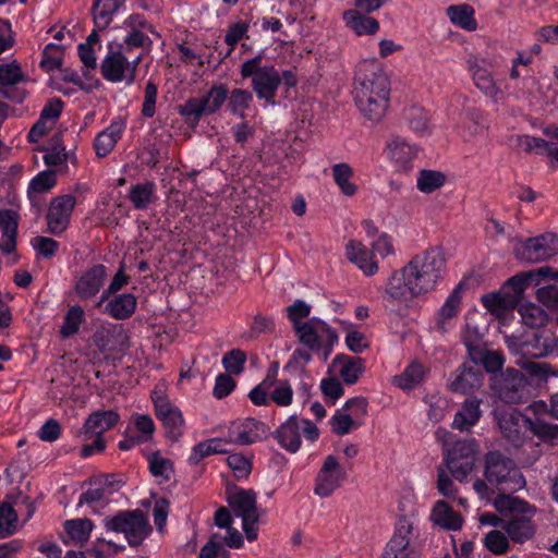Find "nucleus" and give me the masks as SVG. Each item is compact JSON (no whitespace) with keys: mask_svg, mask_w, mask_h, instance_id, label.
I'll list each match as a JSON object with an SVG mask.
<instances>
[{"mask_svg":"<svg viewBox=\"0 0 558 558\" xmlns=\"http://www.w3.org/2000/svg\"><path fill=\"white\" fill-rule=\"evenodd\" d=\"M457 102H462L463 108L461 114L474 123V130L471 131L472 135L477 134L480 131L483 130V126L481 125L482 122V113L472 105L469 104V99L464 96H458Z\"/></svg>","mask_w":558,"mask_h":558,"instance_id":"63","label":"nucleus"},{"mask_svg":"<svg viewBox=\"0 0 558 558\" xmlns=\"http://www.w3.org/2000/svg\"><path fill=\"white\" fill-rule=\"evenodd\" d=\"M531 432L544 442L551 446L558 445V424H551L542 418L532 420Z\"/></svg>","mask_w":558,"mask_h":558,"instance_id":"47","label":"nucleus"},{"mask_svg":"<svg viewBox=\"0 0 558 558\" xmlns=\"http://www.w3.org/2000/svg\"><path fill=\"white\" fill-rule=\"evenodd\" d=\"M348 259L355 264L366 276L377 272L378 265L374 254L362 242L351 240L345 246Z\"/></svg>","mask_w":558,"mask_h":558,"instance_id":"25","label":"nucleus"},{"mask_svg":"<svg viewBox=\"0 0 558 558\" xmlns=\"http://www.w3.org/2000/svg\"><path fill=\"white\" fill-rule=\"evenodd\" d=\"M522 322L531 328H537L546 324L547 313L534 303L522 304L519 308Z\"/></svg>","mask_w":558,"mask_h":558,"instance_id":"45","label":"nucleus"},{"mask_svg":"<svg viewBox=\"0 0 558 558\" xmlns=\"http://www.w3.org/2000/svg\"><path fill=\"white\" fill-rule=\"evenodd\" d=\"M485 547L495 555L507 553L509 543L507 536L498 530L490 531L484 538Z\"/></svg>","mask_w":558,"mask_h":558,"instance_id":"57","label":"nucleus"},{"mask_svg":"<svg viewBox=\"0 0 558 558\" xmlns=\"http://www.w3.org/2000/svg\"><path fill=\"white\" fill-rule=\"evenodd\" d=\"M553 339L545 330H533L522 337L507 336L506 343L512 353L520 355L515 361L518 365L525 368L532 376H544L547 374L548 365L526 359H541L553 354Z\"/></svg>","mask_w":558,"mask_h":558,"instance_id":"4","label":"nucleus"},{"mask_svg":"<svg viewBox=\"0 0 558 558\" xmlns=\"http://www.w3.org/2000/svg\"><path fill=\"white\" fill-rule=\"evenodd\" d=\"M227 501L234 511L235 515L241 517L242 520H259L256 505V493L254 490L239 489L235 493H229Z\"/></svg>","mask_w":558,"mask_h":558,"instance_id":"22","label":"nucleus"},{"mask_svg":"<svg viewBox=\"0 0 558 558\" xmlns=\"http://www.w3.org/2000/svg\"><path fill=\"white\" fill-rule=\"evenodd\" d=\"M107 276V268L101 264L94 265L82 271L75 280V295L81 301L95 298L104 287Z\"/></svg>","mask_w":558,"mask_h":558,"instance_id":"18","label":"nucleus"},{"mask_svg":"<svg viewBox=\"0 0 558 558\" xmlns=\"http://www.w3.org/2000/svg\"><path fill=\"white\" fill-rule=\"evenodd\" d=\"M332 178L341 193L345 196H354L357 192V186L351 182L354 174L352 167L349 163L340 162L331 167Z\"/></svg>","mask_w":558,"mask_h":558,"instance_id":"36","label":"nucleus"},{"mask_svg":"<svg viewBox=\"0 0 558 558\" xmlns=\"http://www.w3.org/2000/svg\"><path fill=\"white\" fill-rule=\"evenodd\" d=\"M246 354L240 349H232L222 357V365L229 374L239 375L244 369Z\"/></svg>","mask_w":558,"mask_h":558,"instance_id":"55","label":"nucleus"},{"mask_svg":"<svg viewBox=\"0 0 558 558\" xmlns=\"http://www.w3.org/2000/svg\"><path fill=\"white\" fill-rule=\"evenodd\" d=\"M330 425L332 432L340 436L347 435L353 427L360 426V424L353 420L352 415L345 413L342 409L336 411L330 420Z\"/></svg>","mask_w":558,"mask_h":558,"instance_id":"56","label":"nucleus"},{"mask_svg":"<svg viewBox=\"0 0 558 558\" xmlns=\"http://www.w3.org/2000/svg\"><path fill=\"white\" fill-rule=\"evenodd\" d=\"M140 62L141 57L129 61L122 50H110L101 62V74L107 81L112 83L125 81L128 84H132L135 81V73Z\"/></svg>","mask_w":558,"mask_h":558,"instance_id":"11","label":"nucleus"},{"mask_svg":"<svg viewBox=\"0 0 558 558\" xmlns=\"http://www.w3.org/2000/svg\"><path fill=\"white\" fill-rule=\"evenodd\" d=\"M92 529L93 522L89 519H75L65 522L69 536L80 545L88 541Z\"/></svg>","mask_w":558,"mask_h":558,"instance_id":"46","label":"nucleus"},{"mask_svg":"<svg viewBox=\"0 0 558 558\" xmlns=\"http://www.w3.org/2000/svg\"><path fill=\"white\" fill-rule=\"evenodd\" d=\"M149 470L154 476H160L165 480H169L172 473V463L169 459L162 458L158 453H154L149 461Z\"/></svg>","mask_w":558,"mask_h":558,"instance_id":"64","label":"nucleus"},{"mask_svg":"<svg viewBox=\"0 0 558 558\" xmlns=\"http://www.w3.org/2000/svg\"><path fill=\"white\" fill-rule=\"evenodd\" d=\"M21 492L7 495L0 506V538L13 535L17 531V513L14 506L19 505Z\"/></svg>","mask_w":558,"mask_h":558,"instance_id":"26","label":"nucleus"},{"mask_svg":"<svg viewBox=\"0 0 558 558\" xmlns=\"http://www.w3.org/2000/svg\"><path fill=\"white\" fill-rule=\"evenodd\" d=\"M104 312L114 319L130 318L136 308V298L132 293L113 294L105 303Z\"/></svg>","mask_w":558,"mask_h":558,"instance_id":"28","label":"nucleus"},{"mask_svg":"<svg viewBox=\"0 0 558 558\" xmlns=\"http://www.w3.org/2000/svg\"><path fill=\"white\" fill-rule=\"evenodd\" d=\"M424 375L425 371L423 365L413 362L403 373L393 377V384L403 390L412 389L423 380Z\"/></svg>","mask_w":558,"mask_h":558,"instance_id":"41","label":"nucleus"},{"mask_svg":"<svg viewBox=\"0 0 558 558\" xmlns=\"http://www.w3.org/2000/svg\"><path fill=\"white\" fill-rule=\"evenodd\" d=\"M412 523L402 518L398 521L395 534L386 545L383 558H418V551L411 543Z\"/></svg>","mask_w":558,"mask_h":558,"instance_id":"16","label":"nucleus"},{"mask_svg":"<svg viewBox=\"0 0 558 558\" xmlns=\"http://www.w3.org/2000/svg\"><path fill=\"white\" fill-rule=\"evenodd\" d=\"M294 329L300 341L314 351L319 350L324 343L330 349L338 339L337 332L318 318H311Z\"/></svg>","mask_w":558,"mask_h":558,"instance_id":"14","label":"nucleus"},{"mask_svg":"<svg viewBox=\"0 0 558 558\" xmlns=\"http://www.w3.org/2000/svg\"><path fill=\"white\" fill-rule=\"evenodd\" d=\"M517 256L527 263H539L558 254V236L555 233L529 238L515 248Z\"/></svg>","mask_w":558,"mask_h":558,"instance_id":"10","label":"nucleus"},{"mask_svg":"<svg viewBox=\"0 0 558 558\" xmlns=\"http://www.w3.org/2000/svg\"><path fill=\"white\" fill-rule=\"evenodd\" d=\"M482 304L490 313L500 315L505 311L513 308L515 300L509 293L493 292L482 296Z\"/></svg>","mask_w":558,"mask_h":558,"instance_id":"40","label":"nucleus"},{"mask_svg":"<svg viewBox=\"0 0 558 558\" xmlns=\"http://www.w3.org/2000/svg\"><path fill=\"white\" fill-rule=\"evenodd\" d=\"M129 282V277L125 276L123 267H121L118 272L112 278L110 284L106 290L102 291L99 301L96 303L97 307L102 306V304L113 294H116L119 290H121Z\"/></svg>","mask_w":558,"mask_h":558,"instance_id":"61","label":"nucleus"},{"mask_svg":"<svg viewBox=\"0 0 558 558\" xmlns=\"http://www.w3.org/2000/svg\"><path fill=\"white\" fill-rule=\"evenodd\" d=\"M462 340L468 349L470 357L472 355L477 356L478 351L485 347L482 332L476 326L470 323L465 325L462 333Z\"/></svg>","mask_w":558,"mask_h":558,"instance_id":"49","label":"nucleus"},{"mask_svg":"<svg viewBox=\"0 0 558 558\" xmlns=\"http://www.w3.org/2000/svg\"><path fill=\"white\" fill-rule=\"evenodd\" d=\"M270 400L278 407H288L293 400V389L288 380L279 381V385L270 392Z\"/></svg>","mask_w":558,"mask_h":558,"instance_id":"60","label":"nucleus"},{"mask_svg":"<svg viewBox=\"0 0 558 558\" xmlns=\"http://www.w3.org/2000/svg\"><path fill=\"white\" fill-rule=\"evenodd\" d=\"M57 183L56 173L51 170H46L38 173L29 183L28 196L32 198L34 194L47 193Z\"/></svg>","mask_w":558,"mask_h":558,"instance_id":"50","label":"nucleus"},{"mask_svg":"<svg viewBox=\"0 0 558 558\" xmlns=\"http://www.w3.org/2000/svg\"><path fill=\"white\" fill-rule=\"evenodd\" d=\"M124 0H106L102 8L94 13V23L99 31H104L109 26L112 16L118 12Z\"/></svg>","mask_w":558,"mask_h":558,"instance_id":"48","label":"nucleus"},{"mask_svg":"<svg viewBox=\"0 0 558 558\" xmlns=\"http://www.w3.org/2000/svg\"><path fill=\"white\" fill-rule=\"evenodd\" d=\"M347 480V472L340 465L337 457L329 454L324 459L319 469L314 486V494L322 498H327L338 489Z\"/></svg>","mask_w":558,"mask_h":558,"instance_id":"12","label":"nucleus"},{"mask_svg":"<svg viewBox=\"0 0 558 558\" xmlns=\"http://www.w3.org/2000/svg\"><path fill=\"white\" fill-rule=\"evenodd\" d=\"M536 299L550 311L558 312V287L548 284L537 289Z\"/></svg>","mask_w":558,"mask_h":558,"instance_id":"59","label":"nucleus"},{"mask_svg":"<svg viewBox=\"0 0 558 558\" xmlns=\"http://www.w3.org/2000/svg\"><path fill=\"white\" fill-rule=\"evenodd\" d=\"M432 519L435 524L452 531L461 529L463 523L462 517L442 500L436 502L432 512Z\"/></svg>","mask_w":558,"mask_h":558,"instance_id":"34","label":"nucleus"},{"mask_svg":"<svg viewBox=\"0 0 558 558\" xmlns=\"http://www.w3.org/2000/svg\"><path fill=\"white\" fill-rule=\"evenodd\" d=\"M119 420V414L113 410L93 412L86 418L78 435L83 437V440L88 441L95 435L102 436V434L111 429Z\"/></svg>","mask_w":558,"mask_h":558,"instance_id":"21","label":"nucleus"},{"mask_svg":"<svg viewBox=\"0 0 558 558\" xmlns=\"http://www.w3.org/2000/svg\"><path fill=\"white\" fill-rule=\"evenodd\" d=\"M27 81V76L16 61L0 64V97L17 104L22 102L26 98L27 92L19 84Z\"/></svg>","mask_w":558,"mask_h":558,"instance_id":"15","label":"nucleus"},{"mask_svg":"<svg viewBox=\"0 0 558 558\" xmlns=\"http://www.w3.org/2000/svg\"><path fill=\"white\" fill-rule=\"evenodd\" d=\"M426 402L428 403V418L433 423L440 422L445 415L446 410L448 407L447 400L440 396H430L426 399Z\"/></svg>","mask_w":558,"mask_h":558,"instance_id":"62","label":"nucleus"},{"mask_svg":"<svg viewBox=\"0 0 558 558\" xmlns=\"http://www.w3.org/2000/svg\"><path fill=\"white\" fill-rule=\"evenodd\" d=\"M121 132L122 126L118 123H112L105 131L100 132L94 142L97 156L106 157L118 143Z\"/></svg>","mask_w":558,"mask_h":558,"instance_id":"37","label":"nucleus"},{"mask_svg":"<svg viewBox=\"0 0 558 558\" xmlns=\"http://www.w3.org/2000/svg\"><path fill=\"white\" fill-rule=\"evenodd\" d=\"M483 384V373L473 364L464 363L458 371L454 379L450 383V390L468 395L478 389Z\"/></svg>","mask_w":558,"mask_h":558,"instance_id":"23","label":"nucleus"},{"mask_svg":"<svg viewBox=\"0 0 558 558\" xmlns=\"http://www.w3.org/2000/svg\"><path fill=\"white\" fill-rule=\"evenodd\" d=\"M156 184L151 181L131 186L129 198L135 209L144 210L153 203Z\"/></svg>","mask_w":558,"mask_h":558,"instance_id":"39","label":"nucleus"},{"mask_svg":"<svg viewBox=\"0 0 558 558\" xmlns=\"http://www.w3.org/2000/svg\"><path fill=\"white\" fill-rule=\"evenodd\" d=\"M343 20L349 28L356 35H373L379 28V23L376 19L363 15L357 10H349L343 13Z\"/></svg>","mask_w":558,"mask_h":558,"instance_id":"33","label":"nucleus"},{"mask_svg":"<svg viewBox=\"0 0 558 558\" xmlns=\"http://www.w3.org/2000/svg\"><path fill=\"white\" fill-rule=\"evenodd\" d=\"M263 56L258 54L241 65V76L252 78V88L258 99L276 105V95L281 85V74L274 65H262Z\"/></svg>","mask_w":558,"mask_h":558,"instance_id":"5","label":"nucleus"},{"mask_svg":"<svg viewBox=\"0 0 558 558\" xmlns=\"http://www.w3.org/2000/svg\"><path fill=\"white\" fill-rule=\"evenodd\" d=\"M125 338L122 326L101 327L93 335V343L101 353H112L116 350L113 338Z\"/></svg>","mask_w":558,"mask_h":558,"instance_id":"38","label":"nucleus"},{"mask_svg":"<svg viewBox=\"0 0 558 558\" xmlns=\"http://www.w3.org/2000/svg\"><path fill=\"white\" fill-rule=\"evenodd\" d=\"M502 437L515 449L521 448L529 439L527 430H532V420L518 410L495 414Z\"/></svg>","mask_w":558,"mask_h":558,"instance_id":"9","label":"nucleus"},{"mask_svg":"<svg viewBox=\"0 0 558 558\" xmlns=\"http://www.w3.org/2000/svg\"><path fill=\"white\" fill-rule=\"evenodd\" d=\"M387 149L389 157L404 171L409 169L410 162L416 156V148L400 137L391 140Z\"/></svg>","mask_w":558,"mask_h":558,"instance_id":"35","label":"nucleus"},{"mask_svg":"<svg viewBox=\"0 0 558 558\" xmlns=\"http://www.w3.org/2000/svg\"><path fill=\"white\" fill-rule=\"evenodd\" d=\"M300 430L299 418L293 414L275 430L274 436L284 450L295 453L302 444Z\"/></svg>","mask_w":558,"mask_h":558,"instance_id":"24","label":"nucleus"},{"mask_svg":"<svg viewBox=\"0 0 558 558\" xmlns=\"http://www.w3.org/2000/svg\"><path fill=\"white\" fill-rule=\"evenodd\" d=\"M17 219V213L10 209L0 210V229L3 234V240L0 243V250L4 254H10L15 250Z\"/></svg>","mask_w":558,"mask_h":558,"instance_id":"29","label":"nucleus"},{"mask_svg":"<svg viewBox=\"0 0 558 558\" xmlns=\"http://www.w3.org/2000/svg\"><path fill=\"white\" fill-rule=\"evenodd\" d=\"M104 524L108 531L123 533L131 547L142 545L153 530L148 518L140 509L119 511L113 517H107Z\"/></svg>","mask_w":558,"mask_h":558,"instance_id":"6","label":"nucleus"},{"mask_svg":"<svg viewBox=\"0 0 558 558\" xmlns=\"http://www.w3.org/2000/svg\"><path fill=\"white\" fill-rule=\"evenodd\" d=\"M501 529L511 541L520 544L531 539L535 534V525L527 515L514 514L502 523Z\"/></svg>","mask_w":558,"mask_h":558,"instance_id":"27","label":"nucleus"},{"mask_svg":"<svg viewBox=\"0 0 558 558\" xmlns=\"http://www.w3.org/2000/svg\"><path fill=\"white\" fill-rule=\"evenodd\" d=\"M446 458H456L458 460L469 461L475 463L476 461V447L473 440H458L453 447L448 451Z\"/></svg>","mask_w":558,"mask_h":558,"instance_id":"51","label":"nucleus"},{"mask_svg":"<svg viewBox=\"0 0 558 558\" xmlns=\"http://www.w3.org/2000/svg\"><path fill=\"white\" fill-rule=\"evenodd\" d=\"M269 434L270 428L264 422L248 417L230 429V441L239 445H251L265 440Z\"/></svg>","mask_w":558,"mask_h":558,"instance_id":"20","label":"nucleus"},{"mask_svg":"<svg viewBox=\"0 0 558 558\" xmlns=\"http://www.w3.org/2000/svg\"><path fill=\"white\" fill-rule=\"evenodd\" d=\"M151 398L156 415L162 422L167 436L173 440H178L184 427V420L180 409L157 391L153 392Z\"/></svg>","mask_w":558,"mask_h":558,"instance_id":"17","label":"nucleus"},{"mask_svg":"<svg viewBox=\"0 0 558 558\" xmlns=\"http://www.w3.org/2000/svg\"><path fill=\"white\" fill-rule=\"evenodd\" d=\"M405 119L414 132L418 134L428 132L429 118L423 108L416 106L409 108L405 112Z\"/></svg>","mask_w":558,"mask_h":558,"instance_id":"52","label":"nucleus"},{"mask_svg":"<svg viewBox=\"0 0 558 558\" xmlns=\"http://www.w3.org/2000/svg\"><path fill=\"white\" fill-rule=\"evenodd\" d=\"M471 361L476 366L482 364L484 368L487 372L493 373V375L498 374L497 372L502 368L505 362L500 352L487 350L486 347L478 351L477 356L472 355Z\"/></svg>","mask_w":558,"mask_h":558,"instance_id":"44","label":"nucleus"},{"mask_svg":"<svg viewBox=\"0 0 558 558\" xmlns=\"http://www.w3.org/2000/svg\"><path fill=\"white\" fill-rule=\"evenodd\" d=\"M85 319V313L81 305L71 306L64 315L60 333L63 338L75 335Z\"/></svg>","mask_w":558,"mask_h":558,"instance_id":"43","label":"nucleus"},{"mask_svg":"<svg viewBox=\"0 0 558 558\" xmlns=\"http://www.w3.org/2000/svg\"><path fill=\"white\" fill-rule=\"evenodd\" d=\"M390 82L387 74L374 63H362L355 75L354 101L362 116L378 123L389 107Z\"/></svg>","mask_w":558,"mask_h":558,"instance_id":"2","label":"nucleus"},{"mask_svg":"<svg viewBox=\"0 0 558 558\" xmlns=\"http://www.w3.org/2000/svg\"><path fill=\"white\" fill-rule=\"evenodd\" d=\"M485 477L502 492H515L525 484L514 462L499 451H489L485 456Z\"/></svg>","mask_w":558,"mask_h":558,"instance_id":"7","label":"nucleus"},{"mask_svg":"<svg viewBox=\"0 0 558 558\" xmlns=\"http://www.w3.org/2000/svg\"><path fill=\"white\" fill-rule=\"evenodd\" d=\"M468 69L472 73L475 86L487 97L497 99L500 94L493 70L497 66V60L494 58H480L472 56L466 60Z\"/></svg>","mask_w":558,"mask_h":558,"instance_id":"13","label":"nucleus"},{"mask_svg":"<svg viewBox=\"0 0 558 558\" xmlns=\"http://www.w3.org/2000/svg\"><path fill=\"white\" fill-rule=\"evenodd\" d=\"M529 380L519 369L508 367L489 378L492 397L507 404H519L527 398Z\"/></svg>","mask_w":558,"mask_h":558,"instance_id":"8","label":"nucleus"},{"mask_svg":"<svg viewBox=\"0 0 558 558\" xmlns=\"http://www.w3.org/2000/svg\"><path fill=\"white\" fill-rule=\"evenodd\" d=\"M447 11L452 23L466 29L474 28L475 21L469 5H452L449 7Z\"/></svg>","mask_w":558,"mask_h":558,"instance_id":"53","label":"nucleus"},{"mask_svg":"<svg viewBox=\"0 0 558 558\" xmlns=\"http://www.w3.org/2000/svg\"><path fill=\"white\" fill-rule=\"evenodd\" d=\"M463 287L459 283L449 294L439 310L436 327L440 332L447 331V325L458 315L462 304Z\"/></svg>","mask_w":558,"mask_h":558,"instance_id":"30","label":"nucleus"},{"mask_svg":"<svg viewBox=\"0 0 558 558\" xmlns=\"http://www.w3.org/2000/svg\"><path fill=\"white\" fill-rule=\"evenodd\" d=\"M227 99L230 112L244 118V110L253 101V94L247 89L235 88L228 97L226 85H214L203 97L189 98L184 104L178 106V113L187 122L197 124L203 116L216 113Z\"/></svg>","mask_w":558,"mask_h":558,"instance_id":"3","label":"nucleus"},{"mask_svg":"<svg viewBox=\"0 0 558 558\" xmlns=\"http://www.w3.org/2000/svg\"><path fill=\"white\" fill-rule=\"evenodd\" d=\"M445 461L446 466L450 471L451 475L459 482L465 481L475 465V463L458 460L456 458H445Z\"/></svg>","mask_w":558,"mask_h":558,"instance_id":"58","label":"nucleus"},{"mask_svg":"<svg viewBox=\"0 0 558 558\" xmlns=\"http://www.w3.org/2000/svg\"><path fill=\"white\" fill-rule=\"evenodd\" d=\"M446 183V174L430 169H423L420 171L416 186L422 193H433L440 189Z\"/></svg>","mask_w":558,"mask_h":558,"instance_id":"42","label":"nucleus"},{"mask_svg":"<svg viewBox=\"0 0 558 558\" xmlns=\"http://www.w3.org/2000/svg\"><path fill=\"white\" fill-rule=\"evenodd\" d=\"M333 365L338 367V373L348 385L355 384L365 371L364 361L361 357L349 355H337Z\"/></svg>","mask_w":558,"mask_h":558,"instance_id":"32","label":"nucleus"},{"mask_svg":"<svg viewBox=\"0 0 558 558\" xmlns=\"http://www.w3.org/2000/svg\"><path fill=\"white\" fill-rule=\"evenodd\" d=\"M481 402V399L477 398L466 399L462 403L461 410L456 413L452 427L463 432L474 426L482 416Z\"/></svg>","mask_w":558,"mask_h":558,"instance_id":"31","label":"nucleus"},{"mask_svg":"<svg viewBox=\"0 0 558 558\" xmlns=\"http://www.w3.org/2000/svg\"><path fill=\"white\" fill-rule=\"evenodd\" d=\"M532 281L533 272L529 271L517 274L507 280L506 287L512 290V293L509 294L511 298H514L515 304L522 298L523 292L532 283Z\"/></svg>","mask_w":558,"mask_h":558,"instance_id":"54","label":"nucleus"},{"mask_svg":"<svg viewBox=\"0 0 558 558\" xmlns=\"http://www.w3.org/2000/svg\"><path fill=\"white\" fill-rule=\"evenodd\" d=\"M447 258L440 246L415 254L405 266L395 271L385 288L384 299L402 302L435 290L444 278Z\"/></svg>","mask_w":558,"mask_h":558,"instance_id":"1","label":"nucleus"},{"mask_svg":"<svg viewBox=\"0 0 558 558\" xmlns=\"http://www.w3.org/2000/svg\"><path fill=\"white\" fill-rule=\"evenodd\" d=\"M75 204L76 198L71 194L61 195L51 201L47 214L50 233L60 234L68 228Z\"/></svg>","mask_w":558,"mask_h":558,"instance_id":"19","label":"nucleus"}]
</instances>
